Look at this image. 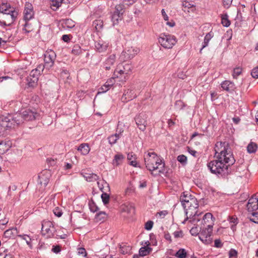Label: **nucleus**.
I'll use <instances>...</instances> for the list:
<instances>
[{
    "mask_svg": "<svg viewBox=\"0 0 258 258\" xmlns=\"http://www.w3.org/2000/svg\"><path fill=\"white\" fill-rule=\"evenodd\" d=\"M53 211L54 214L58 217H61L62 214L61 210H60L58 207L55 208Z\"/></svg>",
    "mask_w": 258,
    "mask_h": 258,
    "instance_id": "4d7b16f0",
    "label": "nucleus"
},
{
    "mask_svg": "<svg viewBox=\"0 0 258 258\" xmlns=\"http://www.w3.org/2000/svg\"><path fill=\"white\" fill-rule=\"evenodd\" d=\"M8 220L6 218L5 214L3 212L0 213V228H3V227L8 223Z\"/></svg>",
    "mask_w": 258,
    "mask_h": 258,
    "instance_id": "a19ab883",
    "label": "nucleus"
},
{
    "mask_svg": "<svg viewBox=\"0 0 258 258\" xmlns=\"http://www.w3.org/2000/svg\"><path fill=\"white\" fill-rule=\"evenodd\" d=\"M199 206H193L185 209V213L186 215V218L189 219L190 222L195 223L196 221L200 222L199 217L201 216L203 213H198L197 209Z\"/></svg>",
    "mask_w": 258,
    "mask_h": 258,
    "instance_id": "1a4fd4ad",
    "label": "nucleus"
},
{
    "mask_svg": "<svg viewBox=\"0 0 258 258\" xmlns=\"http://www.w3.org/2000/svg\"><path fill=\"white\" fill-rule=\"evenodd\" d=\"M127 160L129 161V164L134 166L137 167L138 163L136 161L137 157L136 155L133 153H130L127 154Z\"/></svg>",
    "mask_w": 258,
    "mask_h": 258,
    "instance_id": "cd10ccee",
    "label": "nucleus"
},
{
    "mask_svg": "<svg viewBox=\"0 0 258 258\" xmlns=\"http://www.w3.org/2000/svg\"><path fill=\"white\" fill-rule=\"evenodd\" d=\"M192 198H195L194 196H191L190 195H189L188 194H185L184 192L183 193V195L180 196V200L181 203V204L183 203V200H185L186 201H190V200H191Z\"/></svg>",
    "mask_w": 258,
    "mask_h": 258,
    "instance_id": "49530a36",
    "label": "nucleus"
},
{
    "mask_svg": "<svg viewBox=\"0 0 258 258\" xmlns=\"http://www.w3.org/2000/svg\"><path fill=\"white\" fill-rule=\"evenodd\" d=\"M242 72V69L241 68L238 67L236 68L233 70V77L235 79L237 78V77L241 74Z\"/></svg>",
    "mask_w": 258,
    "mask_h": 258,
    "instance_id": "603ef678",
    "label": "nucleus"
},
{
    "mask_svg": "<svg viewBox=\"0 0 258 258\" xmlns=\"http://www.w3.org/2000/svg\"><path fill=\"white\" fill-rule=\"evenodd\" d=\"M95 47L98 52H103L107 50L108 47V43L102 39H99L95 42Z\"/></svg>",
    "mask_w": 258,
    "mask_h": 258,
    "instance_id": "6ab92c4d",
    "label": "nucleus"
},
{
    "mask_svg": "<svg viewBox=\"0 0 258 258\" xmlns=\"http://www.w3.org/2000/svg\"><path fill=\"white\" fill-rule=\"evenodd\" d=\"M125 157L121 153H118L114 157L112 164L116 166H119L122 163Z\"/></svg>",
    "mask_w": 258,
    "mask_h": 258,
    "instance_id": "b1692460",
    "label": "nucleus"
},
{
    "mask_svg": "<svg viewBox=\"0 0 258 258\" xmlns=\"http://www.w3.org/2000/svg\"><path fill=\"white\" fill-rule=\"evenodd\" d=\"M167 214L168 212L166 210H164L158 212L156 214V216L160 218H164Z\"/></svg>",
    "mask_w": 258,
    "mask_h": 258,
    "instance_id": "680f3d73",
    "label": "nucleus"
},
{
    "mask_svg": "<svg viewBox=\"0 0 258 258\" xmlns=\"http://www.w3.org/2000/svg\"><path fill=\"white\" fill-rule=\"evenodd\" d=\"M253 218H250V220L255 223H258V212H251Z\"/></svg>",
    "mask_w": 258,
    "mask_h": 258,
    "instance_id": "864d4df0",
    "label": "nucleus"
},
{
    "mask_svg": "<svg viewBox=\"0 0 258 258\" xmlns=\"http://www.w3.org/2000/svg\"><path fill=\"white\" fill-rule=\"evenodd\" d=\"M15 114H19L21 117L20 124L23 122L24 120L26 121L33 120L37 118L39 115L35 111L30 109L25 110L22 113H16Z\"/></svg>",
    "mask_w": 258,
    "mask_h": 258,
    "instance_id": "f8f14e48",
    "label": "nucleus"
},
{
    "mask_svg": "<svg viewBox=\"0 0 258 258\" xmlns=\"http://www.w3.org/2000/svg\"><path fill=\"white\" fill-rule=\"evenodd\" d=\"M187 253L184 249L181 248L176 253L175 256L178 258H186Z\"/></svg>",
    "mask_w": 258,
    "mask_h": 258,
    "instance_id": "37998d69",
    "label": "nucleus"
},
{
    "mask_svg": "<svg viewBox=\"0 0 258 258\" xmlns=\"http://www.w3.org/2000/svg\"><path fill=\"white\" fill-rule=\"evenodd\" d=\"M92 26L97 31H100L103 27V22L102 20H96L93 21Z\"/></svg>",
    "mask_w": 258,
    "mask_h": 258,
    "instance_id": "4c0bfd02",
    "label": "nucleus"
},
{
    "mask_svg": "<svg viewBox=\"0 0 258 258\" xmlns=\"http://www.w3.org/2000/svg\"><path fill=\"white\" fill-rule=\"evenodd\" d=\"M56 58V54L52 50H49L45 52L44 55V68L50 69L53 65Z\"/></svg>",
    "mask_w": 258,
    "mask_h": 258,
    "instance_id": "9b49d317",
    "label": "nucleus"
},
{
    "mask_svg": "<svg viewBox=\"0 0 258 258\" xmlns=\"http://www.w3.org/2000/svg\"><path fill=\"white\" fill-rule=\"evenodd\" d=\"M152 250V248L150 247H142L140 249V255L142 256H146L149 254Z\"/></svg>",
    "mask_w": 258,
    "mask_h": 258,
    "instance_id": "e433bc0d",
    "label": "nucleus"
},
{
    "mask_svg": "<svg viewBox=\"0 0 258 258\" xmlns=\"http://www.w3.org/2000/svg\"><path fill=\"white\" fill-rule=\"evenodd\" d=\"M177 161L183 165L187 163V157L184 155H180L177 157Z\"/></svg>",
    "mask_w": 258,
    "mask_h": 258,
    "instance_id": "3c124183",
    "label": "nucleus"
},
{
    "mask_svg": "<svg viewBox=\"0 0 258 258\" xmlns=\"http://www.w3.org/2000/svg\"><path fill=\"white\" fill-rule=\"evenodd\" d=\"M123 69L124 70V72H125V74H127L130 72L132 71V67L130 64H125L123 67Z\"/></svg>",
    "mask_w": 258,
    "mask_h": 258,
    "instance_id": "bf43d9fd",
    "label": "nucleus"
},
{
    "mask_svg": "<svg viewBox=\"0 0 258 258\" xmlns=\"http://www.w3.org/2000/svg\"><path fill=\"white\" fill-rule=\"evenodd\" d=\"M82 52V50L79 45L76 44L74 46V47L72 50V54L76 55H78L81 54Z\"/></svg>",
    "mask_w": 258,
    "mask_h": 258,
    "instance_id": "79ce46f5",
    "label": "nucleus"
},
{
    "mask_svg": "<svg viewBox=\"0 0 258 258\" xmlns=\"http://www.w3.org/2000/svg\"><path fill=\"white\" fill-rule=\"evenodd\" d=\"M44 69L43 64L38 65L37 68L31 71L27 78V85L29 87H34L37 84L39 77Z\"/></svg>",
    "mask_w": 258,
    "mask_h": 258,
    "instance_id": "39448f33",
    "label": "nucleus"
},
{
    "mask_svg": "<svg viewBox=\"0 0 258 258\" xmlns=\"http://www.w3.org/2000/svg\"><path fill=\"white\" fill-rule=\"evenodd\" d=\"M17 231L16 228L9 229L4 232V235L6 238H12L15 236V234L17 233Z\"/></svg>",
    "mask_w": 258,
    "mask_h": 258,
    "instance_id": "c9c22d12",
    "label": "nucleus"
},
{
    "mask_svg": "<svg viewBox=\"0 0 258 258\" xmlns=\"http://www.w3.org/2000/svg\"><path fill=\"white\" fill-rule=\"evenodd\" d=\"M213 34L211 32H209L206 35V36H205L204 41L203 42L202 47L200 50V53H202V50H203V49L204 48H205L208 46L209 42L211 39V38L213 37Z\"/></svg>",
    "mask_w": 258,
    "mask_h": 258,
    "instance_id": "473e14b6",
    "label": "nucleus"
},
{
    "mask_svg": "<svg viewBox=\"0 0 258 258\" xmlns=\"http://www.w3.org/2000/svg\"><path fill=\"white\" fill-rule=\"evenodd\" d=\"M221 85L223 89L227 91L231 92L235 89L234 84L229 81H225L223 82Z\"/></svg>",
    "mask_w": 258,
    "mask_h": 258,
    "instance_id": "5701e85b",
    "label": "nucleus"
},
{
    "mask_svg": "<svg viewBox=\"0 0 258 258\" xmlns=\"http://www.w3.org/2000/svg\"><path fill=\"white\" fill-rule=\"evenodd\" d=\"M175 108L176 109L181 110L185 106L184 103L181 100H177L175 103Z\"/></svg>",
    "mask_w": 258,
    "mask_h": 258,
    "instance_id": "8fccbe9b",
    "label": "nucleus"
},
{
    "mask_svg": "<svg viewBox=\"0 0 258 258\" xmlns=\"http://www.w3.org/2000/svg\"><path fill=\"white\" fill-rule=\"evenodd\" d=\"M25 24L22 25V30L24 33L27 34L33 30V28L30 23H29L28 21H25Z\"/></svg>",
    "mask_w": 258,
    "mask_h": 258,
    "instance_id": "7c9ffc66",
    "label": "nucleus"
},
{
    "mask_svg": "<svg viewBox=\"0 0 258 258\" xmlns=\"http://www.w3.org/2000/svg\"><path fill=\"white\" fill-rule=\"evenodd\" d=\"M187 151L188 153L194 157H196L197 156V152L195 150H193L192 149L189 147H187Z\"/></svg>",
    "mask_w": 258,
    "mask_h": 258,
    "instance_id": "774afa93",
    "label": "nucleus"
},
{
    "mask_svg": "<svg viewBox=\"0 0 258 258\" xmlns=\"http://www.w3.org/2000/svg\"><path fill=\"white\" fill-rule=\"evenodd\" d=\"M106 218V214L104 212H100L95 216V219L97 221H103Z\"/></svg>",
    "mask_w": 258,
    "mask_h": 258,
    "instance_id": "c03bdc74",
    "label": "nucleus"
},
{
    "mask_svg": "<svg viewBox=\"0 0 258 258\" xmlns=\"http://www.w3.org/2000/svg\"><path fill=\"white\" fill-rule=\"evenodd\" d=\"M247 209L249 212H253L258 209V192L253 195L249 199Z\"/></svg>",
    "mask_w": 258,
    "mask_h": 258,
    "instance_id": "2eb2a0df",
    "label": "nucleus"
},
{
    "mask_svg": "<svg viewBox=\"0 0 258 258\" xmlns=\"http://www.w3.org/2000/svg\"><path fill=\"white\" fill-rule=\"evenodd\" d=\"M78 253L79 255H82L85 257L87 255V252L84 248L80 247L78 249Z\"/></svg>",
    "mask_w": 258,
    "mask_h": 258,
    "instance_id": "e2e57ef3",
    "label": "nucleus"
},
{
    "mask_svg": "<svg viewBox=\"0 0 258 258\" xmlns=\"http://www.w3.org/2000/svg\"><path fill=\"white\" fill-rule=\"evenodd\" d=\"M153 226V222L152 221H148L145 224V229L147 230H151Z\"/></svg>",
    "mask_w": 258,
    "mask_h": 258,
    "instance_id": "0e129e2a",
    "label": "nucleus"
},
{
    "mask_svg": "<svg viewBox=\"0 0 258 258\" xmlns=\"http://www.w3.org/2000/svg\"><path fill=\"white\" fill-rule=\"evenodd\" d=\"M112 86V84H109L108 82H106L101 88H99L98 93H105Z\"/></svg>",
    "mask_w": 258,
    "mask_h": 258,
    "instance_id": "ea45409f",
    "label": "nucleus"
},
{
    "mask_svg": "<svg viewBox=\"0 0 258 258\" xmlns=\"http://www.w3.org/2000/svg\"><path fill=\"white\" fill-rule=\"evenodd\" d=\"M121 136V133H115V134L112 135L108 137V140L110 144L113 145L115 144L117 141L120 138Z\"/></svg>",
    "mask_w": 258,
    "mask_h": 258,
    "instance_id": "c756f323",
    "label": "nucleus"
},
{
    "mask_svg": "<svg viewBox=\"0 0 258 258\" xmlns=\"http://www.w3.org/2000/svg\"><path fill=\"white\" fill-rule=\"evenodd\" d=\"M119 67L118 66L116 69L114 71V76H116V78H118V74L122 75L125 74V72H124V70L119 69Z\"/></svg>",
    "mask_w": 258,
    "mask_h": 258,
    "instance_id": "13d9d810",
    "label": "nucleus"
},
{
    "mask_svg": "<svg viewBox=\"0 0 258 258\" xmlns=\"http://www.w3.org/2000/svg\"><path fill=\"white\" fill-rule=\"evenodd\" d=\"M214 150L217 160L209 162L208 167L212 173L225 176L229 173L228 166L233 165L235 160L226 142H217Z\"/></svg>",
    "mask_w": 258,
    "mask_h": 258,
    "instance_id": "f257e3e1",
    "label": "nucleus"
},
{
    "mask_svg": "<svg viewBox=\"0 0 258 258\" xmlns=\"http://www.w3.org/2000/svg\"><path fill=\"white\" fill-rule=\"evenodd\" d=\"M61 250V247L59 245H53L52 246V251L55 253H57L60 252Z\"/></svg>",
    "mask_w": 258,
    "mask_h": 258,
    "instance_id": "338daca9",
    "label": "nucleus"
},
{
    "mask_svg": "<svg viewBox=\"0 0 258 258\" xmlns=\"http://www.w3.org/2000/svg\"><path fill=\"white\" fill-rule=\"evenodd\" d=\"M173 235L175 238H182L183 236V233L181 230L174 232Z\"/></svg>",
    "mask_w": 258,
    "mask_h": 258,
    "instance_id": "5fc2aeb1",
    "label": "nucleus"
},
{
    "mask_svg": "<svg viewBox=\"0 0 258 258\" xmlns=\"http://www.w3.org/2000/svg\"><path fill=\"white\" fill-rule=\"evenodd\" d=\"M197 223V226L195 227H192L190 230V233L192 235L196 236L199 234V236L200 235V229L199 227L198 226V223Z\"/></svg>",
    "mask_w": 258,
    "mask_h": 258,
    "instance_id": "de8ad7c7",
    "label": "nucleus"
},
{
    "mask_svg": "<svg viewBox=\"0 0 258 258\" xmlns=\"http://www.w3.org/2000/svg\"><path fill=\"white\" fill-rule=\"evenodd\" d=\"M124 5H118L115 6V10L111 16V20L113 25H115L118 23L119 21L121 20L122 15L124 12Z\"/></svg>",
    "mask_w": 258,
    "mask_h": 258,
    "instance_id": "4468645a",
    "label": "nucleus"
},
{
    "mask_svg": "<svg viewBox=\"0 0 258 258\" xmlns=\"http://www.w3.org/2000/svg\"><path fill=\"white\" fill-rule=\"evenodd\" d=\"M89 145L86 143L81 144L78 148V150L80 151L82 154L84 155H87L90 151Z\"/></svg>",
    "mask_w": 258,
    "mask_h": 258,
    "instance_id": "bb28decb",
    "label": "nucleus"
},
{
    "mask_svg": "<svg viewBox=\"0 0 258 258\" xmlns=\"http://www.w3.org/2000/svg\"><path fill=\"white\" fill-rule=\"evenodd\" d=\"M18 12L16 10L12 13L0 14V23L5 26H10L15 21Z\"/></svg>",
    "mask_w": 258,
    "mask_h": 258,
    "instance_id": "6e6552de",
    "label": "nucleus"
},
{
    "mask_svg": "<svg viewBox=\"0 0 258 258\" xmlns=\"http://www.w3.org/2000/svg\"><path fill=\"white\" fill-rule=\"evenodd\" d=\"M50 172L49 171L45 170L41 172L39 175V182L41 184L46 186L49 181Z\"/></svg>",
    "mask_w": 258,
    "mask_h": 258,
    "instance_id": "a211bd4d",
    "label": "nucleus"
},
{
    "mask_svg": "<svg viewBox=\"0 0 258 258\" xmlns=\"http://www.w3.org/2000/svg\"><path fill=\"white\" fill-rule=\"evenodd\" d=\"M15 10H16L15 9L8 3H3L0 4V14L12 13Z\"/></svg>",
    "mask_w": 258,
    "mask_h": 258,
    "instance_id": "4be33fe9",
    "label": "nucleus"
},
{
    "mask_svg": "<svg viewBox=\"0 0 258 258\" xmlns=\"http://www.w3.org/2000/svg\"><path fill=\"white\" fill-rule=\"evenodd\" d=\"M105 187L106 188V189H104L105 191H107V190L108 191L110 190L109 185L106 182H105L104 186H103V187L102 188H101V190L103 192L101 195V199L102 200V202L104 205H106L109 203L110 197L108 194H107L106 192H104V191L103 190V189Z\"/></svg>",
    "mask_w": 258,
    "mask_h": 258,
    "instance_id": "412c9836",
    "label": "nucleus"
},
{
    "mask_svg": "<svg viewBox=\"0 0 258 258\" xmlns=\"http://www.w3.org/2000/svg\"><path fill=\"white\" fill-rule=\"evenodd\" d=\"M89 207L90 210L94 213L97 212V210H98V208L95 205V204L93 202L89 204Z\"/></svg>",
    "mask_w": 258,
    "mask_h": 258,
    "instance_id": "69168bd1",
    "label": "nucleus"
},
{
    "mask_svg": "<svg viewBox=\"0 0 258 258\" xmlns=\"http://www.w3.org/2000/svg\"><path fill=\"white\" fill-rule=\"evenodd\" d=\"M61 22L62 27L65 29L72 28L75 26V22L72 19H64L61 20Z\"/></svg>",
    "mask_w": 258,
    "mask_h": 258,
    "instance_id": "a878e982",
    "label": "nucleus"
},
{
    "mask_svg": "<svg viewBox=\"0 0 258 258\" xmlns=\"http://www.w3.org/2000/svg\"><path fill=\"white\" fill-rule=\"evenodd\" d=\"M19 237L26 241L27 244L30 247H31V239L29 236L27 235H19Z\"/></svg>",
    "mask_w": 258,
    "mask_h": 258,
    "instance_id": "09e8293b",
    "label": "nucleus"
},
{
    "mask_svg": "<svg viewBox=\"0 0 258 258\" xmlns=\"http://www.w3.org/2000/svg\"><path fill=\"white\" fill-rule=\"evenodd\" d=\"M41 232L43 235L48 237H53L56 231L53 222L50 221L43 220L41 223Z\"/></svg>",
    "mask_w": 258,
    "mask_h": 258,
    "instance_id": "0eeeda50",
    "label": "nucleus"
},
{
    "mask_svg": "<svg viewBox=\"0 0 258 258\" xmlns=\"http://www.w3.org/2000/svg\"><path fill=\"white\" fill-rule=\"evenodd\" d=\"M158 42L163 47L170 49L176 44L177 40L174 35L163 33L159 35Z\"/></svg>",
    "mask_w": 258,
    "mask_h": 258,
    "instance_id": "423d86ee",
    "label": "nucleus"
},
{
    "mask_svg": "<svg viewBox=\"0 0 258 258\" xmlns=\"http://www.w3.org/2000/svg\"><path fill=\"white\" fill-rule=\"evenodd\" d=\"M144 161L147 168L153 171L159 169V172L164 166L163 160L155 152H149L144 155Z\"/></svg>",
    "mask_w": 258,
    "mask_h": 258,
    "instance_id": "20e7f679",
    "label": "nucleus"
},
{
    "mask_svg": "<svg viewBox=\"0 0 258 258\" xmlns=\"http://www.w3.org/2000/svg\"><path fill=\"white\" fill-rule=\"evenodd\" d=\"M148 116L146 112H142L135 117V120L138 128L142 131L146 130L147 125V118Z\"/></svg>",
    "mask_w": 258,
    "mask_h": 258,
    "instance_id": "ddd939ff",
    "label": "nucleus"
},
{
    "mask_svg": "<svg viewBox=\"0 0 258 258\" xmlns=\"http://www.w3.org/2000/svg\"><path fill=\"white\" fill-rule=\"evenodd\" d=\"M229 258H237V252L233 249H231L229 253Z\"/></svg>",
    "mask_w": 258,
    "mask_h": 258,
    "instance_id": "052dcab7",
    "label": "nucleus"
},
{
    "mask_svg": "<svg viewBox=\"0 0 258 258\" xmlns=\"http://www.w3.org/2000/svg\"><path fill=\"white\" fill-rule=\"evenodd\" d=\"M221 23L223 26L228 27L230 25V21L228 19V16L227 14H223L221 16Z\"/></svg>",
    "mask_w": 258,
    "mask_h": 258,
    "instance_id": "f704fd0d",
    "label": "nucleus"
},
{
    "mask_svg": "<svg viewBox=\"0 0 258 258\" xmlns=\"http://www.w3.org/2000/svg\"><path fill=\"white\" fill-rule=\"evenodd\" d=\"M182 206L185 210L191 207L192 206H199V204L197 200L195 198H192L191 200H190V201H186L183 200V203H182Z\"/></svg>",
    "mask_w": 258,
    "mask_h": 258,
    "instance_id": "393cba45",
    "label": "nucleus"
},
{
    "mask_svg": "<svg viewBox=\"0 0 258 258\" xmlns=\"http://www.w3.org/2000/svg\"><path fill=\"white\" fill-rule=\"evenodd\" d=\"M21 117L19 114L0 116V136L7 134V131L15 128L20 124Z\"/></svg>",
    "mask_w": 258,
    "mask_h": 258,
    "instance_id": "7ed1b4c3",
    "label": "nucleus"
},
{
    "mask_svg": "<svg viewBox=\"0 0 258 258\" xmlns=\"http://www.w3.org/2000/svg\"><path fill=\"white\" fill-rule=\"evenodd\" d=\"M137 97V94L134 89H128L125 90L121 97L122 102H126L133 100Z\"/></svg>",
    "mask_w": 258,
    "mask_h": 258,
    "instance_id": "f3484780",
    "label": "nucleus"
},
{
    "mask_svg": "<svg viewBox=\"0 0 258 258\" xmlns=\"http://www.w3.org/2000/svg\"><path fill=\"white\" fill-rule=\"evenodd\" d=\"M257 149V145L256 143L251 142L247 146V151L248 153H254Z\"/></svg>",
    "mask_w": 258,
    "mask_h": 258,
    "instance_id": "72a5a7b5",
    "label": "nucleus"
},
{
    "mask_svg": "<svg viewBox=\"0 0 258 258\" xmlns=\"http://www.w3.org/2000/svg\"><path fill=\"white\" fill-rule=\"evenodd\" d=\"M64 0H51L50 7L53 11H56L60 6Z\"/></svg>",
    "mask_w": 258,
    "mask_h": 258,
    "instance_id": "2f4dec72",
    "label": "nucleus"
},
{
    "mask_svg": "<svg viewBox=\"0 0 258 258\" xmlns=\"http://www.w3.org/2000/svg\"><path fill=\"white\" fill-rule=\"evenodd\" d=\"M228 220L230 223L233 224L231 225V229L233 231H235L236 230V225L238 223L237 218L235 216H229L228 218Z\"/></svg>",
    "mask_w": 258,
    "mask_h": 258,
    "instance_id": "58836bf2",
    "label": "nucleus"
},
{
    "mask_svg": "<svg viewBox=\"0 0 258 258\" xmlns=\"http://www.w3.org/2000/svg\"><path fill=\"white\" fill-rule=\"evenodd\" d=\"M122 209L123 211L128 213H134L135 211L134 207L130 204L124 205Z\"/></svg>",
    "mask_w": 258,
    "mask_h": 258,
    "instance_id": "a18cd8bd",
    "label": "nucleus"
},
{
    "mask_svg": "<svg viewBox=\"0 0 258 258\" xmlns=\"http://www.w3.org/2000/svg\"><path fill=\"white\" fill-rule=\"evenodd\" d=\"M201 217H199L200 222H195L198 223V226L200 229L199 238L205 244H209L213 241L212 233L214 218L210 213L205 214L202 217V220Z\"/></svg>",
    "mask_w": 258,
    "mask_h": 258,
    "instance_id": "f03ea898",
    "label": "nucleus"
},
{
    "mask_svg": "<svg viewBox=\"0 0 258 258\" xmlns=\"http://www.w3.org/2000/svg\"><path fill=\"white\" fill-rule=\"evenodd\" d=\"M251 75L253 78H258V66L255 67L252 70Z\"/></svg>",
    "mask_w": 258,
    "mask_h": 258,
    "instance_id": "6e6d98bb",
    "label": "nucleus"
},
{
    "mask_svg": "<svg viewBox=\"0 0 258 258\" xmlns=\"http://www.w3.org/2000/svg\"><path fill=\"white\" fill-rule=\"evenodd\" d=\"M140 51L139 48L135 47H128L126 50L123 51L120 56L121 61H126L132 59Z\"/></svg>",
    "mask_w": 258,
    "mask_h": 258,
    "instance_id": "9d476101",
    "label": "nucleus"
},
{
    "mask_svg": "<svg viewBox=\"0 0 258 258\" xmlns=\"http://www.w3.org/2000/svg\"><path fill=\"white\" fill-rule=\"evenodd\" d=\"M116 56L114 54H111L105 60L104 62V67L106 70H109L111 69L115 61Z\"/></svg>",
    "mask_w": 258,
    "mask_h": 258,
    "instance_id": "aec40b11",
    "label": "nucleus"
},
{
    "mask_svg": "<svg viewBox=\"0 0 258 258\" xmlns=\"http://www.w3.org/2000/svg\"><path fill=\"white\" fill-rule=\"evenodd\" d=\"M83 176L86 180L89 182L96 181L99 179V176L97 174L94 173H85L83 175Z\"/></svg>",
    "mask_w": 258,
    "mask_h": 258,
    "instance_id": "c85d7f7f",
    "label": "nucleus"
},
{
    "mask_svg": "<svg viewBox=\"0 0 258 258\" xmlns=\"http://www.w3.org/2000/svg\"><path fill=\"white\" fill-rule=\"evenodd\" d=\"M24 15L25 21H29L33 18L34 11L33 7L31 4L29 3H26L24 11Z\"/></svg>",
    "mask_w": 258,
    "mask_h": 258,
    "instance_id": "dca6fc26",
    "label": "nucleus"
}]
</instances>
